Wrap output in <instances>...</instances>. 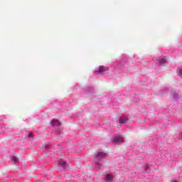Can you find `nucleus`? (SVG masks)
<instances>
[{
  "label": "nucleus",
  "instance_id": "1",
  "mask_svg": "<svg viewBox=\"0 0 182 182\" xmlns=\"http://www.w3.org/2000/svg\"><path fill=\"white\" fill-rule=\"evenodd\" d=\"M124 141V138L122 135L117 136L114 138V143H122Z\"/></svg>",
  "mask_w": 182,
  "mask_h": 182
},
{
  "label": "nucleus",
  "instance_id": "2",
  "mask_svg": "<svg viewBox=\"0 0 182 182\" xmlns=\"http://www.w3.org/2000/svg\"><path fill=\"white\" fill-rule=\"evenodd\" d=\"M106 70H109V68L101 65L100 66V70L97 72H98L99 73H103V72H106Z\"/></svg>",
  "mask_w": 182,
  "mask_h": 182
},
{
  "label": "nucleus",
  "instance_id": "3",
  "mask_svg": "<svg viewBox=\"0 0 182 182\" xmlns=\"http://www.w3.org/2000/svg\"><path fill=\"white\" fill-rule=\"evenodd\" d=\"M100 157H106L105 152H98L95 156V159H99Z\"/></svg>",
  "mask_w": 182,
  "mask_h": 182
},
{
  "label": "nucleus",
  "instance_id": "4",
  "mask_svg": "<svg viewBox=\"0 0 182 182\" xmlns=\"http://www.w3.org/2000/svg\"><path fill=\"white\" fill-rule=\"evenodd\" d=\"M51 124L53 126H59L60 124V122H59L58 119H53L51 121Z\"/></svg>",
  "mask_w": 182,
  "mask_h": 182
},
{
  "label": "nucleus",
  "instance_id": "5",
  "mask_svg": "<svg viewBox=\"0 0 182 182\" xmlns=\"http://www.w3.org/2000/svg\"><path fill=\"white\" fill-rule=\"evenodd\" d=\"M119 123H120V124H123V123H126V118H124V117L120 118Z\"/></svg>",
  "mask_w": 182,
  "mask_h": 182
},
{
  "label": "nucleus",
  "instance_id": "6",
  "mask_svg": "<svg viewBox=\"0 0 182 182\" xmlns=\"http://www.w3.org/2000/svg\"><path fill=\"white\" fill-rule=\"evenodd\" d=\"M106 180H107L108 181H112V180H113V176H112L110 175H107Z\"/></svg>",
  "mask_w": 182,
  "mask_h": 182
},
{
  "label": "nucleus",
  "instance_id": "7",
  "mask_svg": "<svg viewBox=\"0 0 182 182\" xmlns=\"http://www.w3.org/2000/svg\"><path fill=\"white\" fill-rule=\"evenodd\" d=\"M159 63H166V59L164 58H159Z\"/></svg>",
  "mask_w": 182,
  "mask_h": 182
},
{
  "label": "nucleus",
  "instance_id": "8",
  "mask_svg": "<svg viewBox=\"0 0 182 182\" xmlns=\"http://www.w3.org/2000/svg\"><path fill=\"white\" fill-rule=\"evenodd\" d=\"M12 159H13V163H14V164H16L18 163V158L14 156Z\"/></svg>",
  "mask_w": 182,
  "mask_h": 182
},
{
  "label": "nucleus",
  "instance_id": "9",
  "mask_svg": "<svg viewBox=\"0 0 182 182\" xmlns=\"http://www.w3.org/2000/svg\"><path fill=\"white\" fill-rule=\"evenodd\" d=\"M60 165H61V166L63 168H65V167H66V162H65V161H61L60 162Z\"/></svg>",
  "mask_w": 182,
  "mask_h": 182
},
{
  "label": "nucleus",
  "instance_id": "10",
  "mask_svg": "<svg viewBox=\"0 0 182 182\" xmlns=\"http://www.w3.org/2000/svg\"><path fill=\"white\" fill-rule=\"evenodd\" d=\"M178 75L181 76V77H182V70H179Z\"/></svg>",
  "mask_w": 182,
  "mask_h": 182
},
{
  "label": "nucleus",
  "instance_id": "11",
  "mask_svg": "<svg viewBox=\"0 0 182 182\" xmlns=\"http://www.w3.org/2000/svg\"><path fill=\"white\" fill-rule=\"evenodd\" d=\"M32 136H33V133L28 134V137H32Z\"/></svg>",
  "mask_w": 182,
  "mask_h": 182
},
{
  "label": "nucleus",
  "instance_id": "12",
  "mask_svg": "<svg viewBox=\"0 0 182 182\" xmlns=\"http://www.w3.org/2000/svg\"><path fill=\"white\" fill-rule=\"evenodd\" d=\"M172 182H177V181L173 180Z\"/></svg>",
  "mask_w": 182,
  "mask_h": 182
}]
</instances>
